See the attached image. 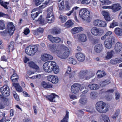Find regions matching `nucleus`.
Instances as JSON below:
<instances>
[{"label": "nucleus", "instance_id": "1", "mask_svg": "<svg viewBox=\"0 0 122 122\" xmlns=\"http://www.w3.org/2000/svg\"><path fill=\"white\" fill-rule=\"evenodd\" d=\"M97 111L101 113H105L108 110V107L107 106L106 103L102 101H99L96 104Z\"/></svg>", "mask_w": 122, "mask_h": 122}, {"label": "nucleus", "instance_id": "2", "mask_svg": "<svg viewBox=\"0 0 122 122\" xmlns=\"http://www.w3.org/2000/svg\"><path fill=\"white\" fill-rule=\"evenodd\" d=\"M79 14L80 17L83 20H86L88 22L90 21V12L87 9H81L79 11Z\"/></svg>", "mask_w": 122, "mask_h": 122}, {"label": "nucleus", "instance_id": "3", "mask_svg": "<svg viewBox=\"0 0 122 122\" xmlns=\"http://www.w3.org/2000/svg\"><path fill=\"white\" fill-rule=\"evenodd\" d=\"M53 11V7L52 6L49 7L47 10V14L46 19L47 22L48 23H52L54 20V17Z\"/></svg>", "mask_w": 122, "mask_h": 122}, {"label": "nucleus", "instance_id": "4", "mask_svg": "<svg viewBox=\"0 0 122 122\" xmlns=\"http://www.w3.org/2000/svg\"><path fill=\"white\" fill-rule=\"evenodd\" d=\"M7 29L2 32L1 33H4L5 35L8 34L9 35L11 36L13 34L15 30L14 26L11 22H9L7 24Z\"/></svg>", "mask_w": 122, "mask_h": 122}, {"label": "nucleus", "instance_id": "5", "mask_svg": "<svg viewBox=\"0 0 122 122\" xmlns=\"http://www.w3.org/2000/svg\"><path fill=\"white\" fill-rule=\"evenodd\" d=\"M38 48L36 46H29L25 50L26 53L30 56L34 55L38 50Z\"/></svg>", "mask_w": 122, "mask_h": 122}, {"label": "nucleus", "instance_id": "6", "mask_svg": "<svg viewBox=\"0 0 122 122\" xmlns=\"http://www.w3.org/2000/svg\"><path fill=\"white\" fill-rule=\"evenodd\" d=\"M91 32L92 35L96 36H100L102 35L104 32L102 29H99L96 27L92 28Z\"/></svg>", "mask_w": 122, "mask_h": 122}, {"label": "nucleus", "instance_id": "7", "mask_svg": "<svg viewBox=\"0 0 122 122\" xmlns=\"http://www.w3.org/2000/svg\"><path fill=\"white\" fill-rule=\"evenodd\" d=\"M0 90L2 94L5 97H8L10 94V90L7 86H4L0 88Z\"/></svg>", "mask_w": 122, "mask_h": 122}, {"label": "nucleus", "instance_id": "8", "mask_svg": "<svg viewBox=\"0 0 122 122\" xmlns=\"http://www.w3.org/2000/svg\"><path fill=\"white\" fill-rule=\"evenodd\" d=\"M65 50L63 54H59L58 55V56L60 58L65 59L67 58L69 56L70 54L69 50L68 48L66 46H64Z\"/></svg>", "mask_w": 122, "mask_h": 122}, {"label": "nucleus", "instance_id": "9", "mask_svg": "<svg viewBox=\"0 0 122 122\" xmlns=\"http://www.w3.org/2000/svg\"><path fill=\"white\" fill-rule=\"evenodd\" d=\"M81 87V84L77 83H75L71 86V90L73 93L76 94L79 92Z\"/></svg>", "mask_w": 122, "mask_h": 122}, {"label": "nucleus", "instance_id": "10", "mask_svg": "<svg viewBox=\"0 0 122 122\" xmlns=\"http://www.w3.org/2000/svg\"><path fill=\"white\" fill-rule=\"evenodd\" d=\"M121 8L122 7L120 4L118 3L113 4L112 6L109 7V9H112L114 13H115L120 10Z\"/></svg>", "mask_w": 122, "mask_h": 122}, {"label": "nucleus", "instance_id": "11", "mask_svg": "<svg viewBox=\"0 0 122 122\" xmlns=\"http://www.w3.org/2000/svg\"><path fill=\"white\" fill-rule=\"evenodd\" d=\"M103 45L101 43L97 44L94 46V50L96 53H99L101 52L103 49Z\"/></svg>", "mask_w": 122, "mask_h": 122}, {"label": "nucleus", "instance_id": "12", "mask_svg": "<svg viewBox=\"0 0 122 122\" xmlns=\"http://www.w3.org/2000/svg\"><path fill=\"white\" fill-rule=\"evenodd\" d=\"M47 37L51 42L53 43H58L61 41V39L59 37H54L50 35H48Z\"/></svg>", "mask_w": 122, "mask_h": 122}, {"label": "nucleus", "instance_id": "13", "mask_svg": "<svg viewBox=\"0 0 122 122\" xmlns=\"http://www.w3.org/2000/svg\"><path fill=\"white\" fill-rule=\"evenodd\" d=\"M47 79L48 81H51L53 83H56L58 81V77L54 75L47 76Z\"/></svg>", "mask_w": 122, "mask_h": 122}, {"label": "nucleus", "instance_id": "14", "mask_svg": "<svg viewBox=\"0 0 122 122\" xmlns=\"http://www.w3.org/2000/svg\"><path fill=\"white\" fill-rule=\"evenodd\" d=\"M78 39L80 42H84L86 41L87 38L86 35L82 33L79 34L78 35Z\"/></svg>", "mask_w": 122, "mask_h": 122}, {"label": "nucleus", "instance_id": "15", "mask_svg": "<svg viewBox=\"0 0 122 122\" xmlns=\"http://www.w3.org/2000/svg\"><path fill=\"white\" fill-rule=\"evenodd\" d=\"M76 56L78 60L81 62L83 61L85 59L84 55L80 52L77 53L76 55Z\"/></svg>", "mask_w": 122, "mask_h": 122}, {"label": "nucleus", "instance_id": "16", "mask_svg": "<svg viewBox=\"0 0 122 122\" xmlns=\"http://www.w3.org/2000/svg\"><path fill=\"white\" fill-rule=\"evenodd\" d=\"M41 60L44 61H46L49 60H52L53 57L50 55L47 54H44L41 56Z\"/></svg>", "mask_w": 122, "mask_h": 122}, {"label": "nucleus", "instance_id": "17", "mask_svg": "<svg viewBox=\"0 0 122 122\" xmlns=\"http://www.w3.org/2000/svg\"><path fill=\"white\" fill-rule=\"evenodd\" d=\"M50 63H48L47 62L44 63L43 65V67L44 71L46 72L49 73L51 72V69L50 68V66L51 65Z\"/></svg>", "mask_w": 122, "mask_h": 122}, {"label": "nucleus", "instance_id": "18", "mask_svg": "<svg viewBox=\"0 0 122 122\" xmlns=\"http://www.w3.org/2000/svg\"><path fill=\"white\" fill-rule=\"evenodd\" d=\"M115 49L117 52L122 51V44L119 42H117L115 45Z\"/></svg>", "mask_w": 122, "mask_h": 122}, {"label": "nucleus", "instance_id": "19", "mask_svg": "<svg viewBox=\"0 0 122 122\" xmlns=\"http://www.w3.org/2000/svg\"><path fill=\"white\" fill-rule=\"evenodd\" d=\"M83 30V28L81 27H75L71 30V32L73 34H74L79 32Z\"/></svg>", "mask_w": 122, "mask_h": 122}, {"label": "nucleus", "instance_id": "20", "mask_svg": "<svg viewBox=\"0 0 122 122\" xmlns=\"http://www.w3.org/2000/svg\"><path fill=\"white\" fill-rule=\"evenodd\" d=\"M102 14L104 16V18L107 21L111 20V18L108 12L105 11H102Z\"/></svg>", "mask_w": 122, "mask_h": 122}, {"label": "nucleus", "instance_id": "21", "mask_svg": "<svg viewBox=\"0 0 122 122\" xmlns=\"http://www.w3.org/2000/svg\"><path fill=\"white\" fill-rule=\"evenodd\" d=\"M122 62V58H119L111 59L110 61L111 63L116 65Z\"/></svg>", "mask_w": 122, "mask_h": 122}, {"label": "nucleus", "instance_id": "22", "mask_svg": "<svg viewBox=\"0 0 122 122\" xmlns=\"http://www.w3.org/2000/svg\"><path fill=\"white\" fill-rule=\"evenodd\" d=\"M88 86L90 89L92 90L98 89L100 87L98 85L94 83H90Z\"/></svg>", "mask_w": 122, "mask_h": 122}, {"label": "nucleus", "instance_id": "23", "mask_svg": "<svg viewBox=\"0 0 122 122\" xmlns=\"http://www.w3.org/2000/svg\"><path fill=\"white\" fill-rule=\"evenodd\" d=\"M56 97H58L57 95H55V94H52L50 95L46 96V97L50 101L55 102H56L55 99Z\"/></svg>", "mask_w": 122, "mask_h": 122}, {"label": "nucleus", "instance_id": "24", "mask_svg": "<svg viewBox=\"0 0 122 122\" xmlns=\"http://www.w3.org/2000/svg\"><path fill=\"white\" fill-rule=\"evenodd\" d=\"M79 103L81 105H85L87 102V99L85 96L81 97L79 100Z\"/></svg>", "mask_w": 122, "mask_h": 122}, {"label": "nucleus", "instance_id": "25", "mask_svg": "<svg viewBox=\"0 0 122 122\" xmlns=\"http://www.w3.org/2000/svg\"><path fill=\"white\" fill-rule=\"evenodd\" d=\"M88 71L86 70H81L79 73V76L81 79H84L85 75L88 72Z\"/></svg>", "mask_w": 122, "mask_h": 122}, {"label": "nucleus", "instance_id": "26", "mask_svg": "<svg viewBox=\"0 0 122 122\" xmlns=\"http://www.w3.org/2000/svg\"><path fill=\"white\" fill-rule=\"evenodd\" d=\"M114 33L118 36H122V29L119 28H116L114 30Z\"/></svg>", "mask_w": 122, "mask_h": 122}, {"label": "nucleus", "instance_id": "27", "mask_svg": "<svg viewBox=\"0 0 122 122\" xmlns=\"http://www.w3.org/2000/svg\"><path fill=\"white\" fill-rule=\"evenodd\" d=\"M97 74V77L98 78H100L106 75L105 72L100 70H98Z\"/></svg>", "mask_w": 122, "mask_h": 122}, {"label": "nucleus", "instance_id": "28", "mask_svg": "<svg viewBox=\"0 0 122 122\" xmlns=\"http://www.w3.org/2000/svg\"><path fill=\"white\" fill-rule=\"evenodd\" d=\"M113 54L114 52L113 51L107 52L105 57L106 60H107L111 59L113 56Z\"/></svg>", "mask_w": 122, "mask_h": 122}, {"label": "nucleus", "instance_id": "29", "mask_svg": "<svg viewBox=\"0 0 122 122\" xmlns=\"http://www.w3.org/2000/svg\"><path fill=\"white\" fill-rule=\"evenodd\" d=\"M41 85L44 88H50L52 87V86L48 83L43 81L41 82Z\"/></svg>", "mask_w": 122, "mask_h": 122}, {"label": "nucleus", "instance_id": "30", "mask_svg": "<svg viewBox=\"0 0 122 122\" xmlns=\"http://www.w3.org/2000/svg\"><path fill=\"white\" fill-rule=\"evenodd\" d=\"M29 66L30 67L35 69H38L39 68V67L32 61H31L29 63Z\"/></svg>", "mask_w": 122, "mask_h": 122}, {"label": "nucleus", "instance_id": "31", "mask_svg": "<svg viewBox=\"0 0 122 122\" xmlns=\"http://www.w3.org/2000/svg\"><path fill=\"white\" fill-rule=\"evenodd\" d=\"M48 63H50L51 65L50 66V68L51 69V71L53 70V69L55 67H56V63L54 61H47Z\"/></svg>", "mask_w": 122, "mask_h": 122}, {"label": "nucleus", "instance_id": "32", "mask_svg": "<svg viewBox=\"0 0 122 122\" xmlns=\"http://www.w3.org/2000/svg\"><path fill=\"white\" fill-rule=\"evenodd\" d=\"M73 25V23L70 20H68L65 24V26L68 28L70 27Z\"/></svg>", "mask_w": 122, "mask_h": 122}, {"label": "nucleus", "instance_id": "33", "mask_svg": "<svg viewBox=\"0 0 122 122\" xmlns=\"http://www.w3.org/2000/svg\"><path fill=\"white\" fill-rule=\"evenodd\" d=\"M48 46L49 48L52 52H54L56 50V46L55 44H49L48 45Z\"/></svg>", "mask_w": 122, "mask_h": 122}, {"label": "nucleus", "instance_id": "34", "mask_svg": "<svg viewBox=\"0 0 122 122\" xmlns=\"http://www.w3.org/2000/svg\"><path fill=\"white\" fill-rule=\"evenodd\" d=\"M110 82V81L109 80L107 79L101 82L100 84V85L102 87L105 86L106 85L108 84Z\"/></svg>", "mask_w": 122, "mask_h": 122}, {"label": "nucleus", "instance_id": "35", "mask_svg": "<svg viewBox=\"0 0 122 122\" xmlns=\"http://www.w3.org/2000/svg\"><path fill=\"white\" fill-rule=\"evenodd\" d=\"M69 112L66 111V113L64 118L61 121V122H68V119Z\"/></svg>", "mask_w": 122, "mask_h": 122}, {"label": "nucleus", "instance_id": "36", "mask_svg": "<svg viewBox=\"0 0 122 122\" xmlns=\"http://www.w3.org/2000/svg\"><path fill=\"white\" fill-rule=\"evenodd\" d=\"M14 42L13 41L10 42L9 44L8 45V48L9 49L8 50L10 51V50H11L12 51L14 49Z\"/></svg>", "mask_w": 122, "mask_h": 122}, {"label": "nucleus", "instance_id": "37", "mask_svg": "<svg viewBox=\"0 0 122 122\" xmlns=\"http://www.w3.org/2000/svg\"><path fill=\"white\" fill-rule=\"evenodd\" d=\"M53 33L54 34H58L61 32V30L58 28H55L52 31Z\"/></svg>", "mask_w": 122, "mask_h": 122}, {"label": "nucleus", "instance_id": "38", "mask_svg": "<svg viewBox=\"0 0 122 122\" xmlns=\"http://www.w3.org/2000/svg\"><path fill=\"white\" fill-rule=\"evenodd\" d=\"M101 20H96L93 21V25L99 27L100 25V23Z\"/></svg>", "mask_w": 122, "mask_h": 122}, {"label": "nucleus", "instance_id": "39", "mask_svg": "<svg viewBox=\"0 0 122 122\" xmlns=\"http://www.w3.org/2000/svg\"><path fill=\"white\" fill-rule=\"evenodd\" d=\"M104 44L106 47L107 48L110 49L112 47L111 42L110 41L105 42Z\"/></svg>", "mask_w": 122, "mask_h": 122}, {"label": "nucleus", "instance_id": "40", "mask_svg": "<svg viewBox=\"0 0 122 122\" xmlns=\"http://www.w3.org/2000/svg\"><path fill=\"white\" fill-rule=\"evenodd\" d=\"M5 28L4 21L2 20H0V30H4Z\"/></svg>", "mask_w": 122, "mask_h": 122}, {"label": "nucleus", "instance_id": "41", "mask_svg": "<svg viewBox=\"0 0 122 122\" xmlns=\"http://www.w3.org/2000/svg\"><path fill=\"white\" fill-rule=\"evenodd\" d=\"M102 116L104 122H110V120L107 116L104 115H102Z\"/></svg>", "mask_w": 122, "mask_h": 122}, {"label": "nucleus", "instance_id": "42", "mask_svg": "<svg viewBox=\"0 0 122 122\" xmlns=\"http://www.w3.org/2000/svg\"><path fill=\"white\" fill-rule=\"evenodd\" d=\"M118 25V23L117 22L114 20L112 23L110 24L109 27L110 28H113L115 26Z\"/></svg>", "mask_w": 122, "mask_h": 122}, {"label": "nucleus", "instance_id": "43", "mask_svg": "<svg viewBox=\"0 0 122 122\" xmlns=\"http://www.w3.org/2000/svg\"><path fill=\"white\" fill-rule=\"evenodd\" d=\"M59 19L61 20V22H64L66 20L67 16H66L60 15L59 17Z\"/></svg>", "mask_w": 122, "mask_h": 122}, {"label": "nucleus", "instance_id": "44", "mask_svg": "<svg viewBox=\"0 0 122 122\" xmlns=\"http://www.w3.org/2000/svg\"><path fill=\"white\" fill-rule=\"evenodd\" d=\"M90 95L91 98L93 99H95L97 97L96 93L94 92H91Z\"/></svg>", "mask_w": 122, "mask_h": 122}, {"label": "nucleus", "instance_id": "45", "mask_svg": "<svg viewBox=\"0 0 122 122\" xmlns=\"http://www.w3.org/2000/svg\"><path fill=\"white\" fill-rule=\"evenodd\" d=\"M119 113V109H117L115 113L112 115V117L113 119H115L117 117Z\"/></svg>", "mask_w": 122, "mask_h": 122}, {"label": "nucleus", "instance_id": "46", "mask_svg": "<svg viewBox=\"0 0 122 122\" xmlns=\"http://www.w3.org/2000/svg\"><path fill=\"white\" fill-rule=\"evenodd\" d=\"M90 0H81L80 1V3L82 4H85L88 5L89 4L90 2L91 1Z\"/></svg>", "mask_w": 122, "mask_h": 122}, {"label": "nucleus", "instance_id": "47", "mask_svg": "<svg viewBox=\"0 0 122 122\" xmlns=\"http://www.w3.org/2000/svg\"><path fill=\"white\" fill-rule=\"evenodd\" d=\"M100 0L103 3L102 4L108 5L111 3V2L109 1L108 0Z\"/></svg>", "mask_w": 122, "mask_h": 122}, {"label": "nucleus", "instance_id": "48", "mask_svg": "<svg viewBox=\"0 0 122 122\" xmlns=\"http://www.w3.org/2000/svg\"><path fill=\"white\" fill-rule=\"evenodd\" d=\"M79 7L77 6L74 7L73 8L72 10L70 11L68 13L66 14V15L68 16H69L71 15V13H72L75 10H77Z\"/></svg>", "mask_w": 122, "mask_h": 122}, {"label": "nucleus", "instance_id": "49", "mask_svg": "<svg viewBox=\"0 0 122 122\" xmlns=\"http://www.w3.org/2000/svg\"><path fill=\"white\" fill-rule=\"evenodd\" d=\"M42 15H41L39 18L37 20L38 21H39V23L40 24H41L42 25H44V21L42 19Z\"/></svg>", "mask_w": 122, "mask_h": 122}, {"label": "nucleus", "instance_id": "50", "mask_svg": "<svg viewBox=\"0 0 122 122\" xmlns=\"http://www.w3.org/2000/svg\"><path fill=\"white\" fill-rule=\"evenodd\" d=\"M39 13V11H38V12H36L35 13H32V14H31V17L33 19V20H34L35 18L38 16Z\"/></svg>", "mask_w": 122, "mask_h": 122}, {"label": "nucleus", "instance_id": "51", "mask_svg": "<svg viewBox=\"0 0 122 122\" xmlns=\"http://www.w3.org/2000/svg\"><path fill=\"white\" fill-rule=\"evenodd\" d=\"M53 70L55 74H57L59 72V68L56 66V67H55L53 69Z\"/></svg>", "mask_w": 122, "mask_h": 122}, {"label": "nucleus", "instance_id": "52", "mask_svg": "<svg viewBox=\"0 0 122 122\" xmlns=\"http://www.w3.org/2000/svg\"><path fill=\"white\" fill-rule=\"evenodd\" d=\"M100 23L99 27H105L106 25L107 24L105 21L101 20Z\"/></svg>", "mask_w": 122, "mask_h": 122}, {"label": "nucleus", "instance_id": "53", "mask_svg": "<svg viewBox=\"0 0 122 122\" xmlns=\"http://www.w3.org/2000/svg\"><path fill=\"white\" fill-rule=\"evenodd\" d=\"M30 32V30L29 28H25L24 32V34L25 35H27L29 34Z\"/></svg>", "mask_w": 122, "mask_h": 122}, {"label": "nucleus", "instance_id": "54", "mask_svg": "<svg viewBox=\"0 0 122 122\" xmlns=\"http://www.w3.org/2000/svg\"><path fill=\"white\" fill-rule=\"evenodd\" d=\"M66 10H69L70 9L71 6L70 5L68 2H66L65 5Z\"/></svg>", "mask_w": 122, "mask_h": 122}, {"label": "nucleus", "instance_id": "55", "mask_svg": "<svg viewBox=\"0 0 122 122\" xmlns=\"http://www.w3.org/2000/svg\"><path fill=\"white\" fill-rule=\"evenodd\" d=\"M41 76L40 74L37 75L36 76H34L32 77H30V78L31 79H34L36 78L39 79L41 78Z\"/></svg>", "mask_w": 122, "mask_h": 122}, {"label": "nucleus", "instance_id": "56", "mask_svg": "<svg viewBox=\"0 0 122 122\" xmlns=\"http://www.w3.org/2000/svg\"><path fill=\"white\" fill-rule=\"evenodd\" d=\"M16 90L17 91L19 92H21L22 91V88L20 85L16 88Z\"/></svg>", "mask_w": 122, "mask_h": 122}, {"label": "nucleus", "instance_id": "57", "mask_svg": "<svg viewBox=\"0 0 122 122\" xmlns=\"http://www.w3.org/2000/svg\"><path fill=\"white\" fill-rule=\"evenodd\" d=\"M69 96L71 99H74L77 98L76 97L75 95L74 94H70Z\"/></svg>", "mask_w": 122, "mask_h": 122}, {"label": "nucleus", "instance_id": "58", "mask_svg": "<svg viewBox=\"0 0 122 122\" xmlns=\"http://www.w3.org/2000/svg\"><path fill=\"white\" fill-rule=\"evenodd\" d=\"M40 0H35V4L37 6H38L41 3Z\"/></svg>", "mask_w": 122, "mask_h": 122}, {"label": "nucleus", "instance_id": "59", "mask_svg": "<svg viewBox=\"0 0 122 122\" xmlns=\"http://www.w3.org/2000/svg\"><path fill=\"white\" fill-rule=\"evenodd\" d=\"M119 19L121 20H122V10L120 12L118 15Z\"/></svg>", "mask_w": 122, "mask_h": 122}, {"label": "nucleus", "instance_id": "60", "mask_svg": "<svg viewBox=\"0 0 122 122\" xmlns=\"http://www.w3.org/2000/svg\"><path fill=\"white\" fill-rule=\"evenodd\" d=\"M76 71H74L73 72H72L69 75V77L70 78H72L74 76V75L75 74Z\"/></svg>", "mask_w": 122, "mask_h": 122}, {"label": "nucleus", "instance_id": "61", "mask_svg": "<svg viewBox=\"0 0 122 122\" xmlns=\"http://www.w3.org/2000/svg\"><path fill=\"white\" fill-rule=\"evenodd\" d=\"M19 79V77L18 76H17V77L14 78H12V79H11L12 80V81L13 82H17L18 80Z\"/></svg>", "mask_w": 122, "mask_h": 122}, {"label": "nucleus", "instance_id": "62", "mask_svg": "<svg viewBox=\"0 0 122 122\" xmlns=\"http://www.w3.org/2000/svg\"><path fill=\"white\" fill-rule=\"evenodd\" d=\"M1 61H7V59L6 58V57L5 56H3L1 57Z\"/></svg>", "mask_w": 122, "mask_h": 122}, {"label": "nucleus", "instance_id": "63", "mask_svg": "<svg viewBox=\"0 0 122 122\" xmlns=\"http://www.w3.org/2000/svg\"><path fill=\"white\" fill-rule=\"evenodd\" d=\"M38 32L42 33L43 32V29L42 28H39L37 29Z\"/></svg>", "mask_w": 122, "mask_h": 122}, {"label": "nucleus", "instance_id": "64", "mask_svg": "<svg viewBox=\"0 0 122 122\" xmlns=\"http://www.w3.org/2000/svg\"><path fill=\"white\" fill-rule=\"evenodd\" d=\"M48 3V2L46 3L45 2L43 4V5L41 6H40L39 7H40L41 8H44L46 7V5H47Z\"/></svg>", "mask_w": 122, "mask_h": 122}]
</instances>
